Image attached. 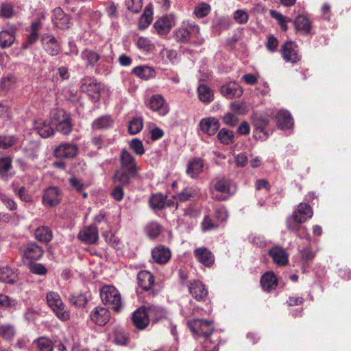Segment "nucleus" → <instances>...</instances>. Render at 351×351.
<instances>
[{"mask_svg":"<svg viewBox=\"0 0 351 351\" xmlns=\"http://www.w3.org/2000/svg\"><path fill=\"white\" fill-rule=\"evenodd\" d=\"M193 255L199 263L206 267H212L215 263V255L208 248L200 247L193 250Z\"/></svg>","mask_w":351,"mask_h":351,"instance_id":"obj_16","label":"nucleus"},{"mask_svg":"<svg viewBox=\"0 0 351 351\" xmlns=\"http://www.w3.org/2000/svg\"><path fill=\"white\" fill-rule=\"evenodd\" d=\"M252 126L254 128V132H261L263 134L265 138H267L272 133L273 130H267V127L270 123L269 115L261 112H254L250 116Z\"/></svg>","mask_w":351,"mask_h":351,"instance_id":"obj_6","label":"nucleus"},{"mask_svg":"<svg viewBox=\"0 0 351 351\" xmlns=\"http://www.w3.org/2000/svg\"><path fill=\"white\" fill-rule=\"evenodd\" d=\"M119 167L112 177L113 182L129 185L132 178L138 176V165L134 157L126 149H122L119 155Z\"/></svg>","mask_w":351,"mask_h":351,"instance_id":"obj_1","label":"nucleus"},{"mask_svg":"<svg viewBox=\"0 0 351 351\" xmlns=\"http://www.w3.org/2000/svg\"><path fill=\"white\" fill-rule=\"evenodd\" d=\"M136 45L138 49L143 51H149L153 47L152 41L146 37H139L136 41Z\"/></svg>","mask_w":351,"mask_h":351,"instance_id":"obj_64","label":"nucleus"},{"mask_svg":"<svg viewBox=\"0 0 351 351\" xmlns=\"http://www.w3.org/2000/svg\"><path fill=\"white\" fill-rule=\"evenodd\" d=\"M152 15V8L146 7L138 21V25L140 29H145L151 24L153 19Z\"/></svg>","mask_w":351,"mask_h":351,"instance_id":"obj_43","label":"nucleus"},{"mask_svg":"<svg viewBox=\"0 0 351 351\" xmlns=\"http://www.w3.org/2000/svg\"><path fill=\"white\" fill-rule=\"evenodd\" d=\"M52 21L53 25L62 29H67L71 25V18L66 14L60 7L56 8L53 12Z\"/></svg>","mask_w":351,"mask_h":351,"instance_id":"obj_20","label":"nucleus"},{"mask_svg":"<svg viewBox=\"0 0 351 351\" xmlns=\"http://www.w3.org/2000/svg\"><path fill=\"white\" fill-rule=\"evenodd\" d=\"M213 188L217 192L231 195L230 180L226 178H217L213 183Z\"/></svg>","mask_w":351,"mask_h":351,"instance_id":"obj_33","label":"nucleus"},{"mask_svg":"<svg viewBox=\"0 0 351 351\" xmlns=\"http://www.w3.org/2000/svg\"><path fill=\"white\" fill-rule=\"evenodd\" d=\"M37 351H53V342L47 337H40L33 341Z\"/></svg>","mask_w":351,"mask_h":351,"instance_id":"obj_37","label":"nucleus"},{"mask_svg":"<svg viewBox=\"0 0 351 351\" xmlns=\"http://www.w3.org/2000/svg\"><path fill=\"white\" fill-rule=\"evenodd\" d=\"M132 73L143 80H147L156 76L155 70L152 67L146 65L134 68Z\"/></svg>","mask_w":351,"mask_h":351,"instance_id":"obj_31","label":"nucleus"},{"mask_svg":"<svg viewBox=\"0 0 351 351\" xmlns=\"http://www.w3.org/2000/svg\"><path fill=\"white\" fill-rule=\"evenodd\" d=\"M293 213L300 216L302 219H304V222L311 219L313 215L312 208L306 203H300Z\"/></svg>","mask_w":351,"mask_h":351,"instance_id":"obj_40","label":"nucleus"},{"mask_svg":"<svg viewBox=\"0 0 351 351\" xmlns=\"http://www.w3.org/2000/svg\"><path fill=\"white\" fill-rule=\"evenodd\" d=\"M147 311L149 313V317H153V319L155 322H158L167 317L166 311L162 307L158 306L152 305L148 306Z\"/></svg>","mask_w":351,"mask_h":351,"instance_id":"obj_47","label":"nucleus"},{"mask_svg":"<svg viewBox=\"0 0 351 351\" xmlns=\"http://www.w3.org/2000/svg\"><path fill=\"white\" fill-rule=\"evenodd\" d=\"M77 239L87 245H95L99 239V232L96 226L93 225L84 227L77 235Z\"/></svg>","mask_w":351,"mask_h":351,"instance_id":"obj_12","label":"nucleus"},{"mask_svg":"<svg viewBox=\"0 0 351 351\" xmlns=\"http://www.w3.org/2000/svg\"><path fill=\"white\" fill-rule=\"evenodd\" d=\"M0 280L8 284H14L16 281V276L9 267L0 269Z\"/></svg>","mask_w":351,"mask_h":351,"instance_id":"obj_48","label":"nucleus"},{"mask_svg":"<svg viewBox=\"0 0 351 351\" xmlns=\"http://www.w3.org/2000/svg\"><path fill=\"white\" fill-rule=\"evenodd\" d=\"M110 311L104 306H97L90 313V320L99 326L106 325L110 319Z\"/></svg>","mask_w":351,"mask_h":351,"instance_id":"obj_15","label":"nucleus"},{"mask_svg":"<svg viewBox=\"0 0 351 351\" xmlns=\"http://www.w3.org/2000/svg\"><path fill=\"white\" fill-rule=\"evenodd\" d=\"M51 123L56 127L58 132L63 135H69L73 129L71 118L69 113L64 109L55 108L50 113Z\"/></svg>","mask_w":351,"mask_h":351,"instance_id":"obj_3","label":"nucleus"},{"mask_svg":"<svg viewBox=\"0 0 351 351\" xmlns=\"http://www.w3.org/2000/svg\"><path fill=\"white\" fill-rule=\"evenodd\" d=\"M46 300L48 306L60 320L66 322L70 319V311L66 308L59 293L49 291L46 294Z\"/></svg>","mask_w":351,"mask_h":351,"instance_id":"obj_5","label":"nucleus"},{"mask_svg":"<svg viewBox=\"0 0 351 351\" xmlns=\"http://www.w3.org/2000/svg\"><path fill=\"white\" fill-rule=\"evenodd\" d=\"M194 193L191 187L184 188L182 191L178 192L173 196V198L179 202H184L190 199Z\"/></svg>","mask_w":351,"mask_h":351,"instance_id":"obj_52","label":"nucleus"},{"mask_svg":"<svg viewBox=\"0 0 351 351\" xmlns=\"http://www.w3.org/2000/svg\"><path fill=\"white\" fill-rule=\"evenodd\" d=\"M16 300L9 296L0 293V306L5 308H14L16 306Z\"/></svg>","mask_w":351,"mask_h":351,"instance_id":"obj_63","label":"nucleus"},{"mask_svg":"<svg viewBox=\"0 0 351 351\" xmlns=\"http://www.w3.org/2000/svg\"><path fill=\"white\" fill-rule=\"evenodd\" d=\"M191 295L198 302H206L208 299V291L206 286L199 280L189 282L188 285Z\"/></svg>","mask_w":351,"mask_h":351,"instance_id":"obj_11","label":"nucleus"},{"mask_svg":"<svg viewBox=\"0 0 351 351\" xmlns=\"http://www.w3.org/2000/svg\"><path fill=\"white\" fill-rule=\"evenodd\" d=\"M268 254L273 261L278 265H286L289 263V254L285 249L280 246H275L270 249Z\"/></svg>","mask_w":351,"mask_h":351,"instance_id":"obj_22","label":"nucleus"},{"mask_svg":"<svg viewBox=\"0 0 351 351\" xmlns=\"http://www.w3.org/2000/svg\"><path fill=\"white\" fill-rule=\"evenodd\" d=\"M61 201V191L56 186L47 189L43 196V204L49 207L58 205Z\"/></svg>","mask_w":351,"mask_h":351,"instance_id":"obj_17","label":"nucleus"},{"mask_svg":"<svg viewBox=\"0 0 351 351\" xmlns=\"http://www.w3.org/2000/svg\"><path fill=\"white\" fill-rule=\"evenodd\" d=\"M14 32L8 30H1L0 32V48H9L14 43Z\"/></svg>","mask_w":351,"mask_h":351,"instance_id":"obj_36","label":"nucleus"},{"mask_svg":"<svg viewBox=\"0 0 351 351\" xmlns=\"http://www.w3.org/2000/svg\"><path fill=\"white\" fill-rule=\"evenodd\" d=\"M200 130L208 136L214 135L219 129L220 123L215 117H206L201 119Z\"/></svg>","mask_w":351,"mask_h":351,"instance_id":"obj_21","label":"nucleus"},{"mask_svg":"<svg viewBox=\"0 0 351 351\" xmlns=\"http://www.w3.org/2000/svg\"><path fill=\"white\" fill-rule=\"evenodd\" d=\"M80 56L82 60L86 61L88 65L92 66L96 65L100 58V56L97 52L88 49L82 51Z\"/></svg>","mask_w":351,"mask_h":351,"instance_id":"obj_44","label":"nucleus"},{"mask_svg":"<svg viewBox=\"0 0 351 351\" xmlns=\"http://www.w3.org/2000/svg\"><path fill=\"white\" fill-rule=\"evenodd\" d=\"M189 328L194 333L202 336L206 339L213 334L215 330L212 322L202 319L193 320L189 324Z\"/></svg>","mask_w":351,"mask_h":351,"instance_id":"obj_9","label":"nucleus"},{"mask_svg":"<svg viewBox=\"0 0 351 351\" xmlns=\"http://www.w3.org/2000/svg\"><path fill=\"white\" fill-rule=\"evenodd\" d=\"M269 13L270 16L277 21L278 24L280 27V29L282 31L286 32L288 29L287 23L292 21L291 19L287 17L282 14L281 13L274 10H271Z\"/></svg>","mask_w":351,"mask_h":351,"instance_id":"obj_46","label":"nucleus"},{"mask_svg":"<svg viewBox=\"0 0 351 351\" xmlns=\"http://www.w3.org/2000/svg\"><path fill=\"white\" fill-rule=\"evenodd\" d=\"M223 123L229 127H235L239 122L238 114L233 112H227L221 117Z\"/></svg>","mask_w":351,"mask_h":351,"instance_id":"obj_55","label":"nucleus"},{"mask_svg":"<svg viewBox=\"0 0 351 351\" xmlns=\"http://www.w3.org/2000/svg\"><path fill=\"white\" fill-rule=\"evenodd\" d=\"M69 301L75 307H82L86 304L88 300L84 294L75 293L71 295Z\"/></svg>","mask_w":351,"mask_h":351,"instance_id":"obj_51","label":"nucleus"},{"mask_svg":"<svg viewBox=\"0 0 351 351\" xmlns=\"http://www.w3.org/2000/svg\"><path fill=\"white\" fill-rule=\"evenodd\" d=\"M114 120L110 115H103L95 119L91 123V128L93 130H106L112 128Z\"/></svg>","mask_w":351,"mask_h":351,"instance_id":"obj_29","label":"nucleus"},{"mask_svg":"<svg viewBox=\"0 0 351 351\" xmlns=\"http://www.w3.org/2000/svg\"><path fill=\"white\" fill-rule=\"evenodd\" d=\"M302 268L305 271L310 267L312 261L315 257V252L311 248L306 247L300 250Z\"/></svg>","mask_w":351,"mask_h":351,"instance_id":"obj_35","label":"nucleus"},{"mask_svg":"<svg viewBox=\"0 0 351 351\" xmlns=\"http://www.w3.org/2000/svg\"><path fill=\"white\" fill-rule=\"evenodd\" d=\"M221 223L215 219H212L210 216H205L202 222V228L204 231H208L217 228Z\"/></svg>","mask_w":351,"mask_h":351,"instance_id":"obj_58","label":"nucleus"},{"mask_svg":"<svg viewBox=\"0 0 351 351\" xmlns=\"http://www.w3.org/2000/svg\"><path fill=\"white\" fill-rule=\"evenodd\" d=\"M143 127V121L141 117H134L128 125V132L130 134L134 135L141 131Z\"/></svg>","mask_w":351,"mask_h":351,"instance_id":"obj_50","label":"nucleus"},{"mask_svg":"<svg viewBox=\"0 0 351 351\" xmlns=\"http://www.w3.org/2000/svg\"><path fill=\"white\" fill-rule=\"evenodd\" d=\"M102 236L104 237L105 241L110 244L114 248L119 249L121 247V243L119 238L107 231L102 233Z\"/></svg>","mask_w":351,"mask_h":351,"instance_id":"obj_61","label":"nucleus"},{"mask_svg":"<svg viewBox=\"0 0 351 351\" xmlns=\"http://www.w3.org/2000/svg\"><path fill=\"white\" fill-rule=\"evenodd\" d=\"M276 119L278 127L282 130L291 129L293 127V119L288 110H279L276 115Z\"/></svg>","mask_w":351,"mask_h":351,"instance_id":"obj_23","label":"nucleus"},{"mask_svg":"<svg viewBox=\"0 0 351 351\" xmlns=\"http://www.w3.org/2000/svg\"><path fill=\"white\" fill-rule=\"evenodd\" d=\"M35 129L38 134L43 138H49L54 134V130L47 122L37 123Z\"/></svg>","mask_w":351,"mask_h":351,"instance_id":"obj_45","label":"nucleus"},{"mask_svg":"<svg viewBox=\"0 0 351 351\" xmlns=\"http://www.w3.org/2000/svg\"><path fill=\"white\" fill-rule=\"evenodd\" d=\"M233 18L239 24H245L249 19V15L244 10H237L234 12Z\"/></svg>","mask_w":351,"mask_h":351,"instance_id":"obj_62","label":"nucleus"},{"mask_svg":"<svg viewBox=\"0 0 351 351\" xmlns=\"http://www.w3.org/2000/svg\"><path fill=\"white\" fill-rule=\"evenodd\" d=\"M79 152V147L75 143L65 142L58 145L53 150V155L60 159H72Z\"/></svg>","mask_w":351,"mask_h":351,"instance_id":"obj_10","label":"nucleus"},{"mask_svg":"<svg viewBox=\"0 0 351 351\" xmlns=\"http://www.w3.org/2000/svg\"><path fill=\"white\" fill-rule=\"evenodd\" d=\"M210 5L208 3L202 2L195 6L193 14L197 18H204L210 13Z\"/></svg>","mask_w":351,"mask_h":351,"instance_id":"obj_53","label":"nucleus"},{"mask_svg":"<svg viewBox=\"0 0 351 351\" xmlns=\"http://www.w3.org/2000/svg\"><path fill=\"white\" fill-rule=\"evenodd\" d=\"M176 21L177 17L174 14H165L155 21L154 27L159 35L165 36L169 33Z\"/></svg>","mask_w":351,"mask_h":351,"instance_id":"obj_8","label":"nucleus"},{"mask_svg":"<svg viewBox=\"0 0 351 351\" xmlns=\"http://www.w3.org/2000/svg\"><path fill=\"white\" fill-rule=\"evenodd\" d=\"M173 37L182 43H193L202 45L204 39L201 36L199 26L194 22L184 21L173 32Z\"/></svg>","mask_w":351,"mask_h":351,"instance_id":"obj_2","label":"nucleus"},{"mask_svg":"<svg viewBox=\"0 0 351 351\" xmlns=\"http://www.w3.org/2000/svg\"><path fill=\"white\" fill-rule=\"evenodd\" d=\"M34 234L38 241L45 243L49 242L53 238L52 231L48 226L37 228Z\"/></svg>","mask_w":351,"mask_h":351,"instance_id":"obj_34","label":"nucleus"},{"mask_svg":"<svg viewBox=\"0 0 351 351\" xmlns=\"http://www.w3.org/2000/svg\"><path fill=\"white\" fill-rule=\"evenodd\" d=\"M171 257L170 249L163 245H158L152 250V258L158 264H166Z\"/></svg>","mask_w":351,"mask_h":351,"instance_id":"obj_18","label":"nucleus"},{"mask_svg":"<svg viewBox=\"0 0 351 351\" xmlns=\"http://www.w3.org/2000/svg\"><path fill=\"white\" fill-rule=\"evenodd\" d=\"M167 196L158 193L152 195L149 197V205L152 209L162 210L165 208V199Z\"/></svg>","mask_w":351,"mask_h":351,"instance_id":"obj_41","label":"nucleus"},{"mask_svg":"<svg viewBox=\"0 0 351 351\" xmlns=\"http://www.w3.org/2000/svg\"><path fill=\"white\" fill-rule=\"evenodd\" d=\"M198 97L205 104L210 103L214 99V93L212 89H197Z\"/></svg>","mask_w":351,"mask_h":351,"instance_id":"obj_57","label":"nucleus"},{"mask_svg":"<svg viewBox=\"0 0 351 351\" xmlns=\"http://www.w3.org/2000/svg\"><path fill=\"white\" fill-rule=\"evenodd\" d=\"M146 232L149 237L156 238L161 232V227L156 222H151L146 226Z\"/></svg>","mask_w":351,"mask_h":351,"instance_id":"obj_59","label":"nucleus"},{"mask_svg":"<svg viewBox=\"0 0 351 351\" xmlns=\"http://www.w3.org/2000/svg\"><path fill=\"white\" fill-rule=\"evenodd\" d=\"M40 148V144L37 141H29L24 147L23 152L27 158L33 160L38 156Z\"/></svg>","mask_w":351,"mask_h":351,"instance_id":"obj_38","label":"nucleus"},{"mask_svg":"<svg viewBox=\"0 0 351 351\" xmlns=\"http://www.w3.org/2000/svg\"><path fill=\"white\" fill-rule=\"evenodd\" d=\"M217 138L221 143L227 145L234 143V134L232 131L223 128L219 131Z\"/></svg>","mask_w":351,"mask_h":351,"instance_id":"obj_42","label":"nucleus"},{"mask_svg":"<svg viewBox=\"0 0 351 351\" xmlns=\"http://www.w3.org/2000/svg\"><path fill=\"white\" fill-rule=\"evenodd\" d=\"M138 285L143 290L148 291V295L154 297L156 295L159 290L157 289L155 284L154 275L147 270H142L137 275Z\"/></svg>","mask_w":351,"mask_h":351,"instance_id":"obj_7","label":"nucleus"},{"mask_svg":"<svg viewBox=\"0 0 351 351\" xmlns=\"http://www.w3.org/2000/svg\"><path fill=\"white\" fill-rule=\"evenodd\" d=\"M294 26L298 32L307 34L311 32L312 22L304 15H298L293 21Z\"/></svg>","mask_w":351,"mask_h":351,"instance_id":"obj_28","label":"nucleus"},{"mask_svg":"<svg viewBox=\"0 0 351 351\" xmlns=\"http://www.w3.org/2000/svg\"><path fill=\"white\" fill-rule=\"evenodd\" d=\"M12 159L9 156L0 158V175L2 177L7 176V173L12 167Z\"/></svg>","mask_w":351,"mask_h":351,"instance_id":"obj_56","label":"nucleus"},{"mask_svg":"<svg viewBox=\"0 0 351 351\" xmlns=\"http://www.w3.org/2000/svg\"><path fill=\"white\" fill-rule=\"evenodd\" d=\"M113 341L117 345H125L129 341L128 335L125 332V331L122 328H114L113 330Z\"/></svg>","mask_w":351,"mask_h":351,"instance_id":"obj_49","label":"nucleus"},{"mask_svg":"<svg viewBox=\"0 0 351 351\" xmlns=\"http://www.w3.org/2000/svg\"><path fill=\"white\" fill-rule=\"evenodd\" d=\"M42 44L44 49L51 56H56L60 50V45L56 38L49 34H45L41 38Z\"/></svg>","mask_w":351,"mask_h":351,"instance_id":"obj_24","label":"nucleus"},{"mask_svg":"<svg viewBox=\"0 0 351 351\" xmlns=\"http://www.w3.org/2000/svg\"><path fill=\"white\" fill-rule=\"evenodd\" d=\"M0 335L5 340H11L15 335V329L11 324L0 326Z\"/></svg>","mask_w":351,"mask_h":351,"instance_id":"obj_54","label":"nucleus"},{"mask_svg":"<svg viewBox=\"0 0 351 351\" xmlns=\"http://www.w3.org/2000/svg\"><path fill=\"white\" fill-rule=\"evenodd\" d=\"M43 248L34 242L27 243L23 250V254L29 260H38L43 254Z\"/></svg>","mask_w":351,"mask_h":351,"instance_id":"obj_27","label":"nucleus"},{"mask_svg":"<svg viewBox=\"0 0 351 351\" xmlns=\"http://www.w3.org/2000/svg\"><path fill=\"white\" fill-rule=\"evenodd\" d=\"M132 321L134 326L139 329H145L149 324V315L147 308L142 306L136 309L132 316Z\"/></svg>","mask_w":351,"mask_h":351,"instance_id":"obj_14","label":"nucleus"},{"mask_svg":"<svg viewBox=\"0 0 351 351\" xmlns=\"http://www.w3.org/2000/svg\"><path fill=\"white\" fill-rule=\"evenodd\" d=\"M231 24V20L228 16L215 15L212 19L210 28L214 34L219 35L222 32L228 29Z\"/></svg>","mask_w":351,"mask_h":351,"instance_id":"obj_19","label":"nucleus"},{"mask_svg":"<svg viewBox=\"0 0 351 351\" xmlns=\"http://www.w3.org/2000/svg\"><path fill=\"white\" fill-rule=\"evenodd\" d=\"M280 51L283 59L287 62L295 63L301 59L298 47L295 42L285 43L281 47Z\"/></svg>","mask_w":351,"mask_h":351,"instance_id":"obj_13","label":"nucleus"},{"mask_svg":"<svg viewBox=\"0 0 351 351\" xmlns=\"http://www.w3.org/2000/svg\"><path fill=\"white\" fill-rule=\"evenodd\" d=\"M130 149L138 156H142L145 153V149L141 141L138 138H133L129 143Z\"/></svg>","mask_w":351,"mask_h":351,"instance_id":"obj_60","label":"nucleus"},{"mask_svg":"<svg viewBox=\"0 0 351 351\" xmlns=\"http://www.w3.org/2000/svg\"><path fill=\"white\" fill-rule=\"evenodd\" d=\"M41 27V23L39 21H34L30 26V32L27 40L22 44L23 49H29L38 38V33Z\"/></svg>","mask_w":351,"mask_h":351,"instance_id":"obj_26","label":"nucleus"},{"mask_svg":"<svg viewBox=\"0 0 351 351\" xmlns=\"http://www.w3.org/2000/svg\"><path fill=\"white\" fill-rule=\"evenodd\" d=\"M100 298L105 305L109 306L117 313L121 311L123 307L121 296L114 286H103L100 289Z\"/></svg>","mask_w":351,"mask_h":351,"instance_id":"obj_4","label":"nucleus"},{"mask_svg":"<svg viewBox=\"0 0 351 351\" xmlns=\"http://www.w3.org/2000/svg\"><path fill=\"white\" fill-rule=\"evenodd\" d=\"M149 107L152 110L158 112L161 116L166 115L169 111L168 105L160 95H155L150 98Z\"/></svg>","mask_w":351,"mask_h":351,"instance_id":"obj_25","label":"nucleus"},{"mask_svg":"<svg viewBox=\"0 0 351 351\" xmlns=\"http://www.w3.org/2000/svg\"><path fill=\"white\" fill-rule=\"evenodd\" d=\"M303 223H304V219H302L300 216L293 213L287 219V227L291 232H299L303 227L302 226Z\"/></svg>","mask_w":351,"mask_h":351,"instance_id":"obj_39","label":"nucleus"},{"mask_svg":"<svg viewBox=\"0 0 351 351\" xmlns=\"http://www.w3.org/2000/svg\"><path fill=\"white\" fill-rule=\"evenodd\" d=\"M277 279L273 272H267L261 278V285L263 290L271 291L277 286Z\"/></svg>","mask_w":351,"mask_h":351,"instance_id":"obj_32","label":"nucleus"},{"mask_svg":"<svg viewBox=\"0 0 351 351\" xmlns=\"http://www.w3.org/2000/svg\"><path fill=\"white\" fill-rule=\"evenodd\" d=\"M204 162L201 158H195L189 161L186 172L191 178H196L203 171Z\"/></svg>","mask_w":351,"mask_h":351,"instance_id":"obj_30","label":"nucleus"}]
</instances>
